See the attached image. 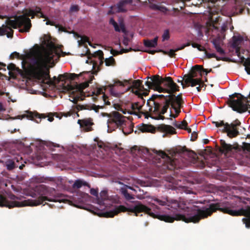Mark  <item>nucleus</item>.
I'll list each match as a JSON object with an SVG mask.
<instances>
[{
    "label": "nucleus",
    "mask_w": 250,
    "mask_h": 250,
    "mask_svg": "<svg viewBox=\"0 0 250 250\" xmlns=\"http://www.w3.org/2000/svg\"><path fill=\"white\" fill-rule=\"evenodd\" d=\"M182 78V79H181V84L182 85L183 88H185L187 86L186 85V84L183 82V81H184V77L183 78Z\"/></svg>",
    "instance_id": "0e129e2a"
},
{
    "label": "nucleus",
    "mask_w": 250,
    "mask_h": 250,
    "mask_svg": "<svg viewBox=\"0 0 250 250\" xmlns=\"http://www.w3.org/2000/svg\"><path fill=\"white\" fill-rule=\"evenodd\" d=\"M94 56L98 58L99 61V65L98 67V70H100L101 69V66H102L104 63V53L102 50H99L94 53Z\"/></svg>",
    "instance_id": "7c9ffc66"
},
{
    "label": "nucleus",
    "mask_w": 250,
    "mask_h": 250,
    "mask_svg": "<svg viewBox=\"0 0 250 250\" xmlns=\"http://www.w3.org/2000/svg\"><path fill=\"white\" fill-rule=\"evenodd\" d=\"M199 4L198 2H196L195 3H193V2H192V3H189V4H184V6H190L191 5H195L196 6L197 5H198Z\"/></svg>",
    "instance_id": "052dcab7"
},
{
    "label": "nucleus",
    "mask_w": 250,
    "mask_h": 250,
    "mask_svg": "<svg viewBox=\"0 0 250 250\" xmlns=\"http://www.w3.org/2000/svg\"><path fill=\"white\" fill-rule=\"evenodd\" d=\"M109 23L110 24L113 25L114 28V30L116 32H119L122 31L124 33H126V30L123 21H121L119 25L117 22L114 20V19L111 18L109 20Z\"/></svg>",
    "instance_id": "dca6fc26"
},
{
    "label": "nucleus",
    "mask_w": 250,
    "mask_h": 250,
    "mask_svg": "<svg viewBox=\"0 0 250 250\" xmlns=\"http://www.w3.org/2000/svg\"><path fill=\"white\" fill-rule=\"evenodd\" d=\"M44 36L46 39H44V41L42 42V43L46 46L49 50L45 51L42 55H45L46 53H52L54 55L53 56L54 61L59 59V57L57 55V53L53 51L55 48V44L51 41L50 37L48 38L45 35ZM40 55L42 54H41Z\"/></svg>",
    "instance_id": "ddd939ff"
},
{
    "label": "nucleus",
    "mask_w": 250,
    "mask_h": 250,
    "mask_svg": "<svg viewBox=\"0 0 250 250\" xmlns=\"http://www.w3.org/2000/svg\"><path fill=\"white\" fill-rule=\"evenodd\" d=\"M108 194L107 191L106 190H103L98 194V197L97 198V203L100 205H104V201L107 199Z\"/></svg>",
    "instance_id": "bb28decb"
},
{
    "label": "nucleus",
    "mask_w": 250,
    "mask_h": 250,
    "mask_svg": "<svg viewBox=\"0 0 250 250\" xmlns=\"http://www.w3.org/2000/svg\"><path fill=\"white\" fill-rule=\"evenodd\" d=\"M108 120V127L112 124H115L117 127L123 126L125 122V117L118 111L112 112L109 116Z\"/></svg>",
    "instance_id": "9b49d317"
},
{
    "label": "nucleus",
    "mask_w": 250,
    "mask_h": 250,
    "mask_svg": "<svg viewBox=\"0 0 250 250\" xmlns=\"http://www.w3.org/2000/svg\"><path fill=\"white\" fill-rule=\"evenodd\" d=\"M197 49L199 50V51H206L205 50V48H204V47L202 46V45H200V47H198L197 48Z\"/></svg>",
    "instance_id": "69168bd1"
},
{
    "label": "nucleus",
    "mask_w": 250,
    "mask_h": 250,
    "mask_svg": "<svg viewBox=\"0 0 250 250\" xmlns=\"http://www.w3.org/2000/svg\"><path fill=\"white\" fill-rule=\"evenodd\" d=\"M38 188V190L42 191V194H46V193L49 192H54L55 191L54 188H48L44 185H41Z\"/></svg>",
    "instance_id": "f704fd0d"
},
{
    "label": "nucleus",
    "mask_w": 250,
    "mask_h": 250,
    "mask_svg": "<svg viewBox=\"0 0 250 250\" xmlns=\"http://www.w3.org/2000/svg\"><path fill=\"white\" fill-rule=\"evenodd\" d=\"M162 110V107L160 106V109H159L160 112H158V111L157 112V111H154V106H152V110L150 111L149 110V111L150 112H153V113L156 114L157 115L156 117L151 116L150 115V114L148 112H146L145 113H144V115L146 118H147L148 117H150L151 118L156 119V120H164L165 118L164 116H163V115H164V114H162L161 113Z\"/></svg>",
    "instance_id": "4be33fe9"
},
{
    "label": "nucleus",
    "mask_w": 250,
    "mask_h": 250,
    "mask_svg": "<svg viewBox=\"0 0 250 250\" xmlns=\"http://www.w3.org/2000/svg\"><path fill=\"white\" fill-rule=\"evenodd\" d=\"M178 110L179 111L178 112H177V113L175 112V114H172L171 111L170 112V117H171L172 118H176L179 115L180 113L181 112V110L178 109Z\"/></svg>",
    "instance_id": "864d4df0"
},
{
    "label": "nucleus",
    "mask_w": 250,
    "mask_h": 250,
    "mask_svg": "<svg viewBox=\"0 0 250 250\" xmlns=\"http://www.w3.org/2000/svg\"><path fill=\"white\" fill-rule=\"evenodd\" d=\"M157 128L158 130L166 133L170 134H174L176 133L175 129L170 125L161 124L158 125Z\"/></svg>",
    "instance_id": "6ab92c4d"
},
{
    "label": "nucleus",
    "mask_w": 250,
    "mask_h": 250,
    "mask_svg": "<svg viewBox=\"0 0 250 250\" xmlns=\"http://www.w3.org/2000/svg\"><path fill=\"white\" fill-rule=\"evenodd\" d=\"M228 29V27L227 25L224 24L221 27V32H224Z\"/></svg>",
    "instance_id": "6e6d98bb"
},
{
    "label": "nucleus",
    "mask_w": 250,
    "mask_h": 250,
    "mask_svg": "<svg viewBox=\"0 0 250 250\" xmlns=\"http://www.w3.org/2000/svg\"><path fill=\"white\" fill-rule=\"evenodd\" d=\"M5 110V107L3 106L2 104L1 103H0V112L4 111Z\"/></svg>",
    "instance_id": "680f3d73"
},
{
    "label": "nucleus",
    "mask_w": 250,
    "mask_h": 250,
    "mask_svg": "<svg viewBox=\"0 0 250 250\" xmlns=\"http://www.w3.org/2000/svg\"><path fill=\"white\" fill-rule=\"evenodd\" d=\"M234 204L229 202L211 203L208 207V217L217 210L233 216H245L246 218L242 219L243 222L247 228H250V207L247 206L238 210H234Z\"/></svg>",
    "instance_id": "f03ea898"
},
{
    "label": "nucleus",
    "mask_w": 250,
    "mask_h": 250,
    "mask_svg": "<svg viewBox=\"0 0 250 250\" xmlns=\"http://www.w3.org/2000/svg\"><path fill=\"white\" fill-rule=\"evenodd\" d=\"M199 85V86L202 88V87H205V89L206 88V84L204 83L203 82V81L202 80V79H201V82H200V83L198 84Z\"/></svg>",
    "instance_id": "5fc2aeb1"
},
{
    "label": "nucleus",
    "mask_w": 250,
    "mask_h": 250,
    "mask_svg": "<svg viewBox=\"0 0 250 250\" xmlns=\"http://www.w3.org/2000/svg\"><path fill=\"white\" fill-rule=\"evenodd\" d=\"M25 116H26L29 120H35V122L37 123H40L41 122L42 118L44 119L46 118V117L42 114L40 115L38 113L34 114L32 112H29L27 115L23 116V117Z\"/></svg>",
    "instance_id": "5701e85b"
},
{
    "label": "nucleus",
    "mask_w": 250,
    "mask_h": 250,
    "mask_svg": "<svg viewBox=\"0 0 250 250\" xmlns=\"http://www.w3.org/2000/svg\"><path fill=\"white\" fill-rule=\"evenodd\" d=\"M248 98L238 93H235L229 96L226 103L233 110L239 113L248 111L250 108V104Z\"/></svg>",
    "instance_id": "423d86ee"
},
{
    "label": "nucleus",
    "mask_w": 250,
    "mask_h": 250,
    "mask_svg": "<svg viewBox=\"0 0 250 250\" xmlns=\"http://www.w3.org/2000/svg\"><path fill=\"white\" fill-rule=\"evenodd\" d=\"M20 57V54L17 52H14L11 54L10 56V59H14L15 58H19Z\"/></svg>",
    "instance_id": "de8ad7c7"
},
{
    "label": "nucleus",
    "mask_w": 250,
    "mask_h": 250,
    "mask_svg": "<svg viewBox=\"0 0 250 250\" xmlns=\"http://www.w3.org/2000/svg\"><path fill=\"white\" fill-rule=\"evenodd\" d=\"M81 38V41H79V44H83L85 43L88 42L90 46H92V44L91 42H89L88 38L86 36H80Z\"/></svg>",
    "instance_id": "ea45409f"
},
{
    "label": "nucleus",
    "mask_w": 250,
    "mask_h": 250,
    "mask_svg": "<svg viewBox=\"0 0 250 250\" xmlns=\"http://www.w3.org/2000/svg\"><path fill=\"white\" fill-rule=\"evenodd\" d=\"M221 147L220 148V151L222 153L225 154L226 155H229L234 150H236V148L235 147L232 146L230 144H227L225 141L221 140Z\"/></svg>",
    "instance_id": "2eb2a0df"
},
{
    "label": "nucleus",
    "mask_w": 250,
    "mask_h": 250,
    "mask_svg": "<svg viewBox=\"0 0 250 250\" xmlns=\"http://www.w3.org/2000/svg\"><path fill=\"white\" fill-rule=\"evenodd\" d=\"M98 146L102 148L103 147V143L101 142L100 143H98Z\"/></svg>",
    "instance_id": "338daca9"
},
{
    "label": "nucleus",
    "mask_w": 250,
    "mask_h": 250,
    "mask_svg": "<svg viewBox=\"0 0 250 250\" xmlns=\"http://www.w3.org/2000/svg\"><path fill=\"white\" fill-rule=\"evenodd\" d=\"M102 108V106H100V105H96L95 104H92V105H87V104H86V105L78 104L77 105V108L78 110L93 109L96 112H98L99 109Z\"/></svg>",
    "instance_id": "393cba45"
},
{
    "label": "nucleus",
    "mask_w": 250,
    "mask_h": 250,
    "mask_svg": "<svg viewBox=\"0 0 250 250\" xmlns=\"http://www.w3.org/2000/svg\"><path fill=\"white\" fill-rule=\"evenodd\" d=\"M78 123L81 126H87L90 125V122L86 120H79Z\"/></svg>",
    "instance_id": "a19ab883"
},
{
    "label": "nucleus",
    "mask_w": 250,
    "mask_h": 250,
    "mask_svg": "<svg viewBox=\"0 0 250 250\" xmlns=\"http://www.w3.org/2000/svg\"><path fill=\"white\" fill-rule=\"evenodd\" d=\"M180 126L181 127H182V128H180V129H184L188 126V123L186 121L184 120L180 124Z\"/></svg>",
    "instance_id": "09e8293b"
},
{
    "label": "nucleus",
    "mask_w": 250,
    "mask_h": 250,
    "mask_svg": "<svg viewBox=\"0 0 250 250\" xmlns=\"http://www.w3.org/2000/svg\"><path fill=\"white\" fill-rule=\"evenodd\" d=\"M142 108V105L139 104V102L133 103L132 104V108L133 110H137L140 111Z\"/></svg>",
    "instance_id": "c03bdc74"
},
{
    "label": "nucleus",
    "mask_w": 250,
    "mask_h": 250,
    "mask_svg": "<svg viewBox=\"0 0 250 250\" xmlns=\"http://www.w3.org/2000/svg\"><path fill=\"white\" fill-rule=\"evenodd\" d=\"M158 155L164 159V167L165 168L169 170H173L179 167L177 166L178 160L170 157L165 152L159 151Z\"/></svg>",
    "instance_id": "9d476101"
},
{
    "label": "nucleus",
    "mask_w": 250,
    "mask_h": 250,
    "mask_svg": "<svg viewBox=\"0 0 250 250\" xmlns=\"http://www.w3.org/2000/svg\"><path fill=\"white\" fill-rule=\"evenodd\" d=\"M52 53H46L45 55H38L33 59V69L35 77L42 82L45 83V80H48L49 83L52 82L49 75V69L47 68V64L55 65Z\"/></svg>",
    "instance_id": "7ed1b4c3"
},
{
    "label": "nucleus",
    "mask_w": 250,
    "mask_h": 250,
    "mask_svg": "<svg viewBox=\"0 0 250 250\" xmlns=\"http://www.w3.org/2000/svg\"><path fill=\"white\" fill-rule=\"evenodd\" d=\"M243 37L239 36H233L232 37V43L231 44L232 47L235 49L236 52L238 57L240 56V47L239 45L241 42L243 41Z\"/></svg>",
    "instance_id": "aec40b11"
},
{
    "label": "nucleus",
    "mask_w": 250,
    "mask_h": 250,
    "mask_svg": "<svg viewBox=\"0 0 250 250\" xmlns=\"http://www.w3.org/2000/svg\"><path fill=\"white\" fill-rule=\"evenodd\" d=\"M153 1L148 0V6L153 10H159L164 13L165 15L175 16V13L179 12L178 8H173L172 10H170L166 6L163 5H159L152 2Z\"/></svg>",
    "instance_id": "f8f14e48"
},
{
    "label": "nucleus",
    "mask_w": 250,
    "mask_h": 250,
    "mask_svg": "<svg viewBox=\"0 0 250 250\" xmlns=\"http://www.w3.org/2000/svg\"><path fill=\"white\" fill-rule=\"evenodd\" d=\"M78 77V75L76 74H70L64 73L63 74L59 75V77L57 78L56 76L54 77V79L57 81V83H59L61 81H63L62 79H70L73 80L76 77Z\"/></svg>",
    "instance_id": "b1692460"
},
{
    "label": "nucleus",
    "mask_w": 250,
    "mask_h": 250,
    "mask_svg": "<svg viewBox=\"0 0 250 250\" xmlns=\"http://www.w3.org/2000/svg\"><path fill=\"white\" fill-rule=\"evenodd\" d=\"M139 130L142 132H150L153 133L155 132V128L151 125L143 124L140 126Z\"/></svg>",
    "instance_id": "cd10ccee"
},
{
    "label": "nucleus",
    "mask_w": 250,
    "mask_h": 250,
    "mask_svg": "<svg viewBox=\"0 0 250 250\" xmlns=\"http://www.w3.org/2000/svg\"><path fill=\"white\" fill-rule=\"evenodd\" d=\"M184 83L188 86L190 85L191 87L198 85L201 82V78H184Z\"/></svg>",
    "instance_id": "a878e982"
},
{
    "label": "nucleus",
    "mask_w": 250,
    "mask_h": 250,
    "mask_svg": "<svg viewBox=\"0 0 250 250\" xmlns=\"http://www.w3.org/2000/svg\"><path fill=\"white\" fill-rule=\"evenodd\" d=\"M211 69H210L209 71L208 70V69H205L203 67H202V70H201V72H205V74L206 75H207V74L210 72V71H211Z\"/></svg>",
    "instance_id": "4d7b16f0"
},
{
    "label": "nucleus",
    "mask_w": 250,
    "mask_h": 250,
    "mask_svg": "<svg viewBox=\"0 0 250 250\" xmlns=\"http://www.w3.org/2000/svg\"><path fill=\"white\" fill-rule=\"evenodd\" d=\"M202 66L195 65L192 68L188 74H185L184 76V78H195L197 77V73H200V76H202Z\"/></svg>",
    "instance_id": "f3484780"
},
{
    "label": "nucleus",
    "mask_w": 250,
    "mask_h": 250,
    "mask_svg": "<svg viewBox=\"0 0 250 250\" xmlns=\"http://www.w3.org/2000/svg\"><path fill=\"white\" fill-rule=\"evenodd\" d=\"M205 54L207 58L210 59L211 58H215L217 61H225L227 60V58L225 57H217L215 54L214 53H208L207 51H205Z\"/></svg>",
    "instance_id": "c9c22d12"
},
{
    "label": "nucleus",
    "mask_w": 250,
    "mask_h": 250,
    "mask_svg": "<svg viewBox=\"0 0 250 250\" xmlns=\"http://www.w3.org/2000/svg\"><path fill=\"white\" fill-rule=\"evenodd\" d=\"M6 25H2L0 27V35L6 34L8 38H12L13 30L12 28H17L23 26L22 28L19 30L20 32H29L31 27V22L29 18H27L25 16H16L14 20L7 19L5 21Z\"/></svg>",
    "instance_id": "20e7f679"
},
{
    "label": "nucleus",
    "mask_w": 250,
    "mask_h": 250,
    "mask_svg": "<svg viewBox=\"0 0 250 250\" xmlns=\"http://www.w3.org/2000/svg\"><path fill=\"white\" fill-rule=\"evenodd\" d=\"M147 81L145 84L149 89H152L159 92H167L169 94L163 102L164 105L162 106L161 113L165 114L168 108L170 105L175 112H178V109L183 107L184 104L182 98V94L180 93L176 96L174 94L177 91H179V86L174 82L170 77L163 78L158 75H153L147 77Z\"/></svg>",
    "instance_id": "f257e3e1"
},
{
    "label": "nucleus",
    "mask_w": 250,
    "mask_h": 250,
    "mask_svg": "<svg viewBox=\"0 0 250 250\" xmlns=\"http://www.w3.org/2000/svg\"><path fill=\"white\" fill-rule=\"evenodd\" d=\"M7 69L9 70V74L12 76V72L11 71H15L17 70L18 71H20V70L16 67V66L15 64L13 63H10L7 66Z\"/></svg>",
    "instance_id": "58836bf2"
},
{
    "label": "nucleus",
    "mask_w": 250,
    "mask_h": 250,
    "mask_svg": "<svg viewBox=\"0 0 250 250\" xmlns=\"http://www.w3.org/2000/svg\"><path fill=\"white\" fill-rule=\"evenodd\" d=\"M212 43L217 52L220 55H224L225 54V51L220 46L218 41L214 40L212 41Z\"/></svg>",
    "instance_id": "72a5a7b5"
},
{
    "label": "nucleus",
    "mask_w": 250,
    "mask_h": 250,
    "mask_svg": "<svg viewBox=\"0 0 250 250\" xmlns=\"http://www.w3.org/2000/svg\"><path fill=\"white\" fill-rule=\"evenodd\" d=\"M114 84H119L120 86H124L125 84H130V80H125L124 81H121L119 80H114Z\"/></svg>",
    "instance_id": "e433bc0d"
},
{
    "label": "nucleus",
    "mask_w": 250,
    "mask_h": 250,
    "mask_svg": "<svg viewBox=\"0 0 250 250\" xmlns=\"http://www.w3.org/2000/svg\"><path fill=\"white\" fill-rule=\"evenodd\" d=\"M102 98H103V101L104 103V104L108 105H110V102L107 100V99H108L107 96H106L104 94L102 96Z\"/></svg>",
    "instance_id": "49530a36"
},
{
    "label": "nucleus",
    "mask_w": 250,
    "mask_h": 250,
    "mask_svg": "<svg viewBox=\"0 0 250 250\" xmlns=\"http://www.w3.org/2000/svg\"><path fill=\"white\" fill-rule=\"evenodd\" d=\"M79 10V6L77 5H72L70 7V11L72 12H77Z\"/></svg>",
    "instance_id": "3c124183"
},
{
    "label": "nucleus",
    "mask_w": 250,
    "mask_h": 250,
    "mask_svg": "<svg viewBox=\"0 0 250 250\" xmlns=\"http://www.w3.org/2000/svg\"><path fill=\"white\" fill-rule=\"evenodd\" d=\"M146 52H147L149 54H152V55H154L155 53L156 52H160L158 51H157V50H149V51H146Z\"/></svg>",
    "instance_id": "13d9d810"
},
{
    "label": "nucleus",
    "mask_w": 250,
    "mask_h": 250,
    "mask_svg": "<svg viewBox=\"0 0 250 250\" xmlns=\"http://www.w3.org/2000/svg\"><path fill=\"white\" fill-rule=\"evenodd\" d=\"M131 89V92L138 96L143 101V104L145 101L143 98V96H146L148 94L149 90L145 89L142 85V81L140 80H134L133 81L132 85L129 87Z\"/></svg>",
    "instance_id": "1a4fd4ad"
},
{
    "label": "nucleus",
    "mask_w": 250,
    "mask_h": 250,
    "mask_svg": "<svg viewBox=\"0 0 250 250\" xmlns=\"http://www.w3.org/2000/svg\"><path fill=\"white\" fill-rule=\"evenodd\" d=\"M197 137H198V134H197V133L195 132V131H194L191 134V140L192 141H195L197 139Z\"/></svg>",
    "instance_id": "8fccbe9b"
},
{
    "label": "nucleus",
    "mask_w": 250,
    "mask_h": 250,
    "mask_svg": "<svg viewBox=\"0 0 250 250\" xmlns=\"http://www.w3.org/2000/svg\"><path fill=\"white\" fill-rule=\"evenodd\" d=\"M129 42V40L127 37H124L123 43L125 46L128 45Z\"/></svg>",
    "instance_id": "603ef678"
},
{
    "label": "nucleus",
    "mask_w": 250,
    "mask_h": 250,
    "mask_svg": "<svg viewBox=\"0 0 250 250\" xmlns=\"http://www.w3.org/2000/svg\"><path fill=\"white\" fill-rule=\"evenodd\" d=\"M167 95H152L147 101V105L149 107V110H152V106H154V111L160 112V106H163V102L166 99Z\"/></svg>",
    "instance_id": "6e6552de"
},
{
    "label": "nucleus",
    "mask_w": 250,
    "mask_h": 250,
    "mask_svg": "<svg viewBox=\"0 0 250 250\" xmlns=\"http://www.w3.org/2000/svg\"><path fill=\"white\" fill-rule=\"evenodd\" d=\"M89 84L87 82L78 84L77 83H64L60 85V89L63 92H69V97L72 99L70 100L74 104H77L79 101H83L84 99V93L83 89L87 87Z\"/></svg>",
    "instance_id": "39448f33"
},
{
    "label": "nucleus",
    "mask_w": 250,
    "mask_h": 250,
    "mask_svg": "<svg viewBox=\"0 0 250 250\" xmlns=\"http://www.w3.org/2000/svg\"><path fill=\"white\" fill-rule=\"evenodd\" d=\"M177 153L179 154H184L186 152H187L188 153V155L189 156H191L193 158H194L195 157V154L193 151H188L186 147H181L179 149H177L176 150Z\"/></svg>",
    "instance_id": "473e14b6"
},
{
    "label": "nucleus",
    "mask_w": 250,
    "mask_h": 250,
    "mask_svg": "<svg viewBox=\"0 0 250 250\" xmlns=\"http://www.w3.org/2000/svg\"><path fill=\"white\" fill-rule=\"evenodd\" d=\"M212 123L217 127L223 126L222 132L226 133L227 136L230 138L236 137L239 135L238 127L241 125V122L238 119H236L231 124L225 123L223 121L213 122Z\"/></svg>",
    "instance_id": "0eeeda50"
},
{
    "label": "nucleus",
    "mask_w": 250,
    "mask_h": 250,
    "mask_svg": "<svg viewBox=\"0 0 250 250\" xmlns=\"http://www.w3.org/2000/svg\"><path fill=\"white\" fill-rule=\"evenodd\" d=\"M190 45L189 43H188L187 44H185L182 45L179 47H177L174 49H170L169 51H165L163 50H159V52H162L165 55H168L171 58H175L176 54H175L176 52L178 51L179 50H182L185 48V47L189 46Z\"/></svg>",
    "instance_id": "412c9836"
},
{
    "label": "nucleus",
    "mask_w": 250,
    "mask_h": 250,
    "mask_svg": "<svg viewBox=\"0 0 250 250\" xmlns=\"http://www.w3.org/2000/svg\"><path fill=\"white\" fill-rule=\"evenodd\" d=\"M83 186H87L90 188L89 185L87 182L81 179H78L76 180L72 185V188L74 189H79Z\"/></svg>",
    "instance_id": "c756f323"
},
{
    "label": "nucleus",
    "mask_w": 250,
    "mask_h": 250,
    "mask_svg": "<svg viewBox=\"0 0 250 250\" xmlns=\"http://www.w3.org/2000/svg\"><path fill=\"white\" fill-rule=\"evenodd\" d=\"M169 38H170V35H169V30L168 29L165 30L164 31V32L163 35H162L163 42H164L166 40H169Z\"/></svg>",
    "instance_id": "79ce46f5"
},
{
    "label": "nucleus",
    "mask_w": 250,
    "mask_h": 250,
    "mask_svg": "<svg viewBox=\"0 0 250 250\" xmlns=\"http://www.w3.org/2000/svg\"><path fill=\"white\" fill-rule=\"evenodd\" d=\"M105 62L106 66L114 65L115 64V60L112 56H111L108 59L105 60Z\"/></svg>",
    "instance_id": "4c0bfd02"
},
{
    "label": "nucleus",
    "mask_w": 250,
    "mask_h": 250,
    "mask_svg": "<svg viewBox=\"0 0 250 250\" xmlns=\"http://www.w3.org/2000/svg\"><path fill=\"white\" fill-rule=\"evenodd\" d=\"M191 45L194 48H198V47H200V45L197 43H192Z\"/></svg>",
    "instance_id": "e2e57ef3"
},
{
    "label": "nucleus",
    "mask_w": 250,
    "mask_h": 250,
    "mask_svg": "<svg viewBox=\"0 0 250 250\" xmlns=\"http://www.w3.org/2000/svg\"><path fill=\"white\" fill-rule=\"evenodd\" d=\"M132 2V0H122L120 1L116 5L111 6V9L114 11L113 13L125 12L126 11L125 6L126 4Z\"/></svg>",
    "instance_id": "4468645a"
},
{
    "label": "nucleus",
    "mask_w": 250,
    "mask_h": 250,
    "mask_svg": "<svg viewBox=\"0 0 250 250\" xmlns=\"http://www.w3.org/2000/svg\"><path fill=\"white\" fill-rule=\"evenodd\" d=\"M90 194L96 197H98V190L97 189L91 188L90 191Z\"/></svg>",
    "instance_id": "a18cd8bd"
},
{
    "label": "nucleus",
    "mask_w": 250,
    "mask_h": 250,
    "mask_svg": "<svg viewBox=\"0 0 250 250\" xmlns=\"http://www.w3.org/2000/svg\"><path fill=\"white\" fill-rule=\"evenodd\" d=\"M173 125H174L175 127L178 128H182V127H181L180 126V123H178L176 121H175L174 122V123L173 124Z\"/></svg>",
    "instance_id": "bf43d9fd"
},
{
    "label": "nucleus",
    "mask_w": 250,
    "mask_h": 250,
    "mask_svg": "<svg viewBox=\"0 0 250 250\" xmlns=\"http://www.w3.org/2000/svg\"><path fill=\"white\" fill-rule=\"evenodd\" d=\"M158 37L156 36L153 40H144V44L146 47H155L157 45Z\"/></svg>",
    "instance_id": "c85d7f7f"
},
{
    "label": "nucleus",
    "mask_w": 250,
    "mask_h": 250,
    "mask_svg": "<svg viewBox=\"0 0 250 250\" xmlns=\"http://www.w3.org/2000/svg\"><path fill=\"white\" fill-rule=\"evenodd\" d=\"M6 166L7 169L9 170L13 169L15 167H16L15 164L14 162L12 161H8L6 162Z\"/></svg>",
    "instance_id": "37998d69"
},
{
    "label": "nucleus",
    "mask_w": 250,
    "mask_h": 250,
    "mask_svg": "<svg viewBox=\"0 0 250 250\" xmlns=\"http://www.w3.org/2000/svg\"><path fill=\"white\" fill-rule=\"evenodd\" d=\"M120 190L122 194L124 196L126 200L129 201L134 199L133 195L129 193L127 190L125 188H121Z\"/></svg>",
    "instance_id": "2f4dec72"
},
{
    "label": "nucleus",
    "mask_w": 250,
    "mask_h": 250,
    "mask_svg": "<svg viewBox=\"0 0 250 250\" xmlns=\"http://www.w3.org/2000/svg\"><path fill=\"white\" fill-rule=\"evenodd\" d=\"M97 93L98 94H101L103 93V90L102 89H99L97 90Z\"/></svg>",
    "instance_id": "774afa93"
},
{
    "label": "nucleus",
    "mask_w": 250,
    "mask_h": 250,
    "mask_svg": "<svg viewBox=\"0 0 250 250\" xmlns=\"http://www.w3.org/2000/svg\"><path fill=\"white\" fill-rule=\"evenodd\" d=\"M35 15H37L42 18H44L43 14L41 11V9L40 7H36L34 10H26L25 13L24 12L23 15L22 16H25L27 18H29L28 17H31L33 19L34 18Z\"/></svg>",
    "instance_id": "a211bd4d"
}]
</instances>
